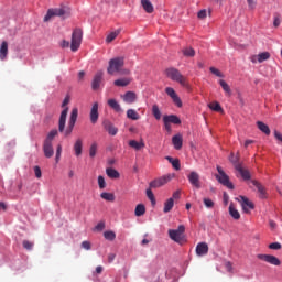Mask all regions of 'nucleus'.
Here are the masks:
<instances>
[{"label": "nucleus", "mask_w": 282, "mask_h": 282, "mask_svg": "<svg viewBox=\"0 0 282 282\" xmlns=\"http://www.w3.org/2000/svg\"><path fill=\"white\" fill-rule=\"evenodd\" d=\"M76 120H78V108H73L68 121V128L64 131L65 138H67V135H70V133L74 131Z\"/></svg>", "instance_id": "nucleus-6"}, {"label": "nucleus", "mask_w": 282, "mask_h": 282, "mask_svg": "<svg viewBox=\"0 0 282 282\" xmlns=\"http://www.w3.org/2000/svg\"><path fill=\"white\" fill-rule=\"evenodd\" d=\"M173 177H175V174H167V175L161 176L150 183V188H160L165 184H169V182H171Z\"/></svg>", "instance_id": "nucleus-7"}, {"label": "nucleus", "mask_w": 282, "mask_h": 282, "mask_svg": "<svg viewBox=\"0 0 282 282\" xmlns=\"http://www.w3.org/2000/svg\"><path fill=\"white\" fill-rule=\"evenodd\" d=\"M127 118L130 120H140V115L134 109H129L127 111Z\"/></svg>", "instance_id": "nucleus-38"}, {"label": "nucleus", "mask_w": 282, "mask_h": 282, "mask_svg": "<svg viewBox=\"0 0 282 282\" xmlns=\"http://www.w3.org/2000/svg\"><path fill=\"white\" fill-rule=\"evenodd\" d=\"M99 113H98V102H95L90 109V122L91 124H96L98 122Z\"/></svg>", "instance_id": "nucleus-19"}, {"label": "nucleus", "mask_w": 282, "mask_h": 282, "mask_svg": "<svg viewBox=\"0 0 282 282\" xmlns=\"http://www.w3.org/2000/svg\"><path fill=\"white\" fill-rule=\"evenodd\" d=\"M43 151H44L45 158H53L54 156V147L52 145L51 142L44 141Z\"/></svg>", "instance_id": "nucleus-18"}, {"label": "nucleus", "mask_w": 282, "mask_h": 282, "mask_svg": "<svg viewBox=\"0 0 282 282\" xmlns=\"http://www.w3.org/2000/svg\"><path fill=\"white\" fill-rule=\"evenodd\" d=\"M122 100L127 102V105H133L138 100V94L135 91H127L121 96Z\"/></svg>", "instance_id": "nucleus-15"}, {"label": "nucleus", "mask_w": 282, "mask_h": 282, "mask_svg": "<svg viewBox=\"0 0 282 282\" xmlns=\"http://www.w3.org/2000/svg\"><path fill=\"white\" fill-rule=\"evenodd\" d=\"M273 25L274 28H279L281 25V19L279 17L274 18Z\"/></svg>", "instance_id": "nucleus-62"}, {"label": "nucleus", "mask_w": 282, "mask_h": 282, "mask_svg": "<svg viewBox=\"0 0 282 282\" xmlns=\"http://www.w3.org/2000/svg\"><path fill=\"white\" fill-rule=\"evenodd\" d=\"M219 85H220V87H223V90L225 91V94L227 96H232V90L230 89V85H228V83H226V80L220 79Z\"/></svg>", "instance_id": "nucleus-32"}, {"label": "nucleus", "mask_w": 282, "mask_h": 282, "mask_svg": "<svg viewBox=\"0 0 282 282\" xmlns=\"http://www.w3.org/2000/svg\"><path fill=\"white\" fill-rule=\"evenodd\" d=\"M257 127L262 133H264V135H270V127H268V124L262 121H258Z\"/></svg>", "instance_id": "nucleus-31"}, {"label": "nucleus", "mask_w": 282, "mask_h": 282, "mask_svg": "<svg viewBox=\"0 0 282 282\" xmlns=\"http://www.w3.org/2000/svg\"><path fill=\"white\" fill-rule=\"evenodd\" d=\"M209 72H212L215 76H217L218 78H224V74L219 70V69H217V68H215V67H210L209 68Z\"/></svg>", "instance_id": "nucleus-52"}, {"label": "nucleus", "mask_w": 282, "mask_h": 282, "mask_svg": "<svg viewBox=\"0 0 282 282\" xmlns=\"http://www.w3.org/2000/svg\"><path fill=\"white\" fill-rule=\"evenodd\" d=\"M167 232L172 241L182 243V241H184V232H186V227H184V225H180L177 229H169Z\"/></svg>", "instance_id": "nucleus-4"}, {"label": "nucleus", "mask_w": 282, "mask_h": 282, "mask_svg": "<svg viewBox=\"0 0 282 282\" xmlns=\"http://www.w3.org/2000/svg\"><path fill=\"white\" fill-rule=\"evenodd\" d=\"M144 213H147V207H144V205H142V204L137 205V207L134 209L135 217H142V215H144Z\"/></svg>", "instance_id": "nucleus-35"}, {"label": "nucleus", "mask_w": 282, "mask_h": 282, "mask_svg": "<svg viewBox=\"0 0 282 282\" xmlns=\"http://www.w3.org/2000/svg\"><path fill=\"white\" fill-rule=\"evenodd\" d=\"M96 153H98V143H91L89 148V158H96Z\"/></svg>", "instance_id": "nucleus-44"}, {"label": "nucleus", "mask_w": 282, "mask_h": 282, "mask_svg": "<svg viewBox=\"0 0 282 282\" xmlns=\"http://www.w3.org/2000/svg\"><path fill=\"white\" fill-rule=\"evenodd\" d=\"M95 230H98L99 232H100L101 230H105V223H104V221L98 223V224L96 225V227H95Z\"/></svg>", "instance_id": "nucleus-60"}, {"label": "nucleus", "mask_w": 282, "mask_h": 282, "mask_svg": "<svg viewBox=\"0 0 282 282\" xmlns=\"http://www.w3.org/2000/svg\"><path fill=\"white\" fill-rule=\"evenodd\" d=\"M152 116H154L155 120H162V112L160 111V107H158V105L152 106Z\"/></svg>", "instance_id": "nucleus-40"}, {"label": "nucleus", "mask_w": 282, "mask_h": 282, "mask_svg": "<svg viewBox=\"0 0 282 282\" xmlns=\"http://www.w3.org/2000/svg\"><path fill=\"white\" fill-rule=\"evenodd\" d=\"M131 84V78H121V79H116L113 82V85H116V87H127V85Z\"/></svg>", "instance_id": "nucleus-30"}, {"label": "nucleus", "mask_w": 282, "mask_h": 282, "mask_svg": "<svg viewBox=\"0 0 282 282\" xmlns=\"http://www.w3.org/2000/svg\"><path fill=\"white\" fill-rule=\"evenodd\" d=\"M98 186L102 191L107 188V182H105V176H98Z\"/></svg>", "instance_id": "nucleus-50"}, {"label": "nucleus", "mask_w": 282, "mask_h": 282, "mask_svg": "<svg viewBox=\"0 0 282 282\" xmlns=\"http://www.w3.org/2000/svg\"><path fill=\"white\" fill-rule=\"evenodd\" d=\"M62 151H63V147L61 144H58L57 150H56V156H55L56 162H58V160H61Z\"/></svg>", "instance_id": "nucleus-56"}, {"label": "nucleus", "mask_w": 282, "mask_h": 282, "mask_svg": "<svg viewBox=\"0 0 282 282\" xmlns=\"http://www.w3.org/2000/svg\"><path fill=\"white\" fill-rule=\"evenodd\" d=\"M65 15V9H50L44 17V21L47 22L52 17H63Z\"/></svg>", "instance_id": "nucleus-13"}, {"label": "nucleus", "mask_w": 282, "mask_h": 282, "mask_svg": "<svg viewBox=\"0 0 282 282\" xmlns=\"http://www.w3.org/2000/svg\"><path fill=\"white\" fill-rule=\"evenodd\" d=\"M172 144H174V149H176V151H180V149H182V144H183V139L182 135L176 134L172 138Z\"/></svg>", "instance_id": "nucleus-24"}, {"label": "nucleus", "mask_w": 282, "mask_h": 282, "mask_svg": "<svg viewBox=\"0 0 282 282\" xmlns=\"http://www.w3.org/2000/svg\"><path fill=\"white\" fill-rule=\"evenodd\" d=\"M106 174L110 177V180H119L120 178V172H118L113 167L106 169Z\"/></svg>", "instance_id": "nucleus-26"}, {"label": "nucleus", "mask_w": 282, "mask_h": 282, "mask_svg": "<svg viewBox=\"0 0 282 282\" xmlns=\"http://www.w3.org/2000/svg\"><path fill=\"white\" fill-rule=\"evenodd\" d=\"M163 122H169L170 124H182V120L176 115L164 116Z\"/></svg>", "instance_id": "nucleus-20"}, {"label": "nucleus", "mask_w": 282, "mask_h": 282, "mask_svg": "<svg viewBox=\"0 0 282 282\" xmlns=\"http://www.w3.org/2000/svg\"><path fill=\"white\" fill-rule=\"evenodd\" d=\"M22 246L24 250H32V248H34V242L29 240H23Z\"/></svg>", "instance_id": "nucleus-49"}, {"label": "nucleus", "mask_w": 282, "mask_h": 282, "mask_svg": "<svg viewBox=\"0 0 282 282\" xmlns=\"http://www.w3.org/2000/svg\"><path fill=\"white\" fill-rule=\"evenodd\" d=\"M118 34H120V31H113L110 34L107 35L106 37V42L108 43H112V41H116V39L118 37Z\"/></svg>", "instance_id": "nucleus-46"}, {"label": "nucleus", "mask_w": 282, "mask_h": 282, "mask_svg": "<svg viewBox=\"0 0 282 282\" xmlns=\"http://www.w3.org/2000/svg\"><path fill=\"white\" fill-rule=\"evenodd\" d=\"M257 258L260 259V261L270 263V265H281V260H279L276 256L259 253Z\"/></svg>", "instance_id": "nucleus-8"}, {"label": "nucleus", "mask_w": 282, "mask_h": 282, "mask_svg": "<svg viewBox=\"0 0 282 282\" xmlns=\"http://www.w3.org/2000/svg\"><path fill=\"white\" fill-rule=\"evenodd\" d=\"M76 158L83 155V139H77L73 145Z\"/></svg>", "instance_id": "nucleus-21"}, {"label": "nucleus", "mask_w": 282, "mask_h": 282, "mask_svg": "<svg viewBox=\"0 0 282 282\" xmlns=\"http://www.w3.org/2000/svg\"><path fill=\"white\" fill-rule=\"evenodd\" d=\"M274 138H275V140H278L279 142H282V134H281V132H279L278 130H274Z\"/></svg>", "instance_id": "nucleus-61"}, {"label": "nucleus", "mask_w": 282, "mask_h": 282, "mask_svg": "<svg viewBox=\"0 0 282 282\" xmlns=\"http://www.w3.org/2000/svg\"><path fill=\"white\" fill-rule=\"evenodd\" d=\"M83 43V30L75 29L72 34L70 50L72 52H78Z\"/></svg>", "instance_id": "nucleus-5"}, {"label": "nucleus", "mask_w": 282, "mask_h": 282, "mask_svg": "<svg viewBox=\"0 0 282 282\" xmlns=\"http://www.w3.org/2000/svg\"><path fill=\"white\" fill-rule=\"evenodd\" d=\"M108 106L113 109V111L120 112L122 111V108L120 107V104L116 99H109Z\"/></svg>", "instance_id": "nucleus-33"}, {"label": "nucleus", "mask_w": 282, "mask_h": 282, "mask_svg": "<svg viewBox=\"0 0 282 282\" xmlns=\"http://www.w3.org/2000/svg\"><path fill=\"white\" fill-rule=\"evenodd\" d=\"M236 171L240 173L241 177L243 180H250V172L248 170H245L241 165H236Z\"/></svg>", "instance_id": "nucleus-29"}, {"label": "nucleus", "mask_w": 282, "mask_h": 282, "mask_svg": "<svg viewBox=\"0 0 282 282\" xmlns=\"http://www.w3.org/2000/svg\"><path fill=\"white\" fill-rule=\"evenodd\" d=\"M180 197H182V192L176 191V192L173 193L171 199H173V202H175V199H180Z\"/></svg>", "instance_id": "nucleus-58"}, {"label": "nucleus", "mask_w": 282, "mask_h": 282, "mask_svg": "<svg viewBox=\"0 0 282 282\" xmlns=\"http://www.w3.org/2000/svg\"><path fill=\"white\" fill-rule=\"evenodd\" d=\"M147 197L150 199L152 206H155V195H153V191L147 189Z\"/></svg>", "instance_id": "nucleus-48"}, {"label": "nucleus", "mask_w": 282, "mask_h": 282, "mask_svg": "<svg viewBox=\"0 0 282 282\" xmlns=\"http://www.w3.org/2000/svg\"><path fill=\"white\" fill-rule=\"evenodd\" d=\"M229 215H231L232 219H241V214H239V210L232 204L229 206Z\"/></svg>", "instance_id": "nucleus-36"}, {"label": "nucleus", "mask_w": 282, "mask_h": 282, "mask_svg": "<svg viewBox=\"0 0 282 282\" xmlns=\"http://www.w3.org/2000/svg\"><path fill=\"white\" fill-rule=\"evenodd\" d=\"M165 160H167V162H170V164H172L173 169H175V171H180L181 165H180V161L177 159H173L172 156H166Z\"/></svg>", "instance_id": "nucleus-37"}, {"label": "nucleus", "mask_w": 282, "mask_h": 282, "mask_svg": "<svg viewBox=\"0 0 282 282\" xmlns=\"http://www.w3.org/2000/svg\"><path fill=\"white\" fill-rule=\"evenodd\" d=\"M197 17H198V19H206V17H207L206 9L198 11Z\"/></svg>", "instance_id": "nucleus-59"}, {"label": "nucleus", "mask_w": 282, "mask_h": 282, "mask_svg": "<svg viewBox=\"0 0 282 282\" xmlns=\"http://www.w3.org/2000/svg\"><path fill=\"white\" fill-rule=\"evenodd\" d=\"M129 147H131V149H134L135 151H140L141 149H144L145 144L144 141H135V140H130L129 141Z\"/></svg>", "instance_id": "nucleus-28"}, {"label": "nucleus", "mask_w": 282, "mask_h": 282, "mask_svg": "<svg viewBox=\"0 0 282 282\" xmlns=\"http://www.w3.org/2000/svg\"><path fill=\"white\" fill-rule=\"evenodd\" d=\"M8 58V42L3 41L0 46V61Z\"/></svg>", "instance_id": "nucleus-23"}, {"label": "nucleus", "mask_w": 282, "mask_h": 282, "mask_svg": "<svg viewBox=\"0 0 282 282\" xmlns=\"http://www.w3.org/2000/svg\"><path fill=\"white\" fill-rule=\"evenodd\" d=\"M56 135H58V130H56V129L51 130V131L48 132L46 139L44 140V142H51V143H52V142L54 141V138H55Z\"/></svg>", "instance_id": "nucleus-42"}, {"label": "nucleus", "mask_w": 282, "mask_h": 282, "mask_svg": "<svg viewBox=\"0 0 282 282\" xmlns=\"http://www.w3.org/2000/svg\"><path fill=\"white\" fill-rule=\"evenodd\" d=\"M252 184L253 186H256V188H258L259 198L265 199L267 197L265 187H263V185H261V183H259L258 181H252Z\"/></svg>", "instance_id": "nucleus-22"}, {"label": "nucleus", "mask_w": 282, "mask_h": 282, "mask_svg": "<svg viewBox=\"0 0 282 282\" xmlns=\"http://www.w3.org/2000/svg\"><path fill=\"white\" fill-rule=\"evenodd\" d=\"M102 76H104L102 70H99L95 74L91 82V88L94 89V91L100 89V83H102Z\"/></svg>", "instance_id": "nucleus-14"}, {"label": "nucleus", "mask_w": 282, "mask_h": 282, "mask_svg": "<svg viewBox=\"0 0 282 282\" xmlns=\"http://www.w3.org/2000/svg\"><path fill=\"white\" fill-rule=\"evenodd\" d=\"M33 171H34L35 177H36L37 180H41V177H43V173L41 172V167H40L39 165H35V166L33 167Z\"/></svg>", "instance_id": "nucleus-51"}, {"label": "nucleus", "mask_w": 282, "mask_h": 282, "mask_svg": "<svg viewBox=\"0 0 282 282\" xmlns=\"http://www.w3.org/2000/svg\"><path fill=\"white\" fill-rule=\"evenodd\" d=\"M115 260H116V253H109L108 254V262L113 263Z\"/></svg>", "instance_id": "nucleus-63"}, {"label": "nucleus", "mask_w": 282, "mask_h": 282, "mask_svg": "<svg viewBox=\"0 0 282 282\" xmlns=\"http://www.w3.org/2000/svg\"><path fill=\"white\" fill-rule=\"evenodd\" d=\"M259 57V63H263L264 61H269L270 58V53L269 52H262L258 54Z\"/></svg>", "instance_id": "nucleus-47"}, {"label": "nucleus", "mask_w": 282, "mask_h": 282, "mask_svg": "<svg viewBox=\"0 0 282 282\" xmlns=\"http://www.w3.org/2000/svg\"><path fill=\"white\" fill-rule=\"evenodd\" d=\"M203 202L206 208H213L215 206V203L210 198H204Z\"/></svg>", "instance_id": "nucleus-53"}, {"label": "nucleus", "mask_w": 282, "mask_h": 282, "mask_svg": "<svg viewBox=\"0 0 282 282\" xmlns=\"http://www.w3.org/2000/svg\"><path fill=\"white\" fill-rule=\"evenodd\" d=\"M218 174L215 175L217 182L221 184L223 186H226V188H229V191H235V185L230 182V177L226 172H224V169L221 166H217Z\"/></svg>", "instance_id": "nucleus-3"}, {"label": "nucleus", "mask_w": 282, "mask_h": 282, "mask_svg": "<svg viewBox=\"0 0 282 282\" xmlns=\"http://www.w3.org/2000/svg\"><path fill=\"white\" fill-rule=\"evenodd\" d=\"M104 237L105 239H107V241H115L116 240V232L108 230L104 232Z\"/></svg>", "instance_id": "nucleus-45"}, {"label": "nucleus", "mask_w": 282, "mask_h": 282, "mask_svg": "<svg viewBox=\"0 0 282 282\" xmlns=\"http://www.w3.org/2000/svg\"><path fill=\"white\" fill-rule=\"evenodd\" d=\"M141 4L143 10L148 12V14H153V3H151V0H141Z\"/></svg>", "instance_id": "nucleus-25"}, {"label": "nucleus", "mask_w": 282, "mask_h": 282, "mask_svg": "<svg viewBox=\"0 0 282 282\" xmlns=\"http://www.w3.org/2000/svg\"><path fill=\"white\" fill-rule=\"evenodd\" d=\"M173 206H175V202L173 200V198H169L164 203L163 213H171V210H173Z\"/></svg>", "instance_id": "nucleus-34"}, {"label": "nucleus", "mask_w": 282, "mask_h": 282, "mask_svg": "<svg viewBox=\"0 0 282 282\" xmlns=\"http://www.w3.org/2000/svg\"><path fill=\"white\" fill-rule=\"evenodd\" d=\"M270 250H281V243L272 242L269 245Z\"/></svg>", "instance_id": "nucleus-54"}, {"label": "nucleus", "mask_w": 282, "mask_h": 282, "mask_svg": "<svg viewBox=\"0 0 282 282\" xmlns=\"http://www.w3.org/2000/svg\"><path fill=\"white\" fill-rule=\"evenodd\" d=\"M196 254L197 257H206V254H208V243L199 242L196 246Z\"/></svg>", "instance_id": "nucleus-17"}, {"label": "nucleus", "mask_w": 282, "mask_h": 282, "mask_svg": "<svg viewBox=\"0 0 282 282\" xmlns=\"http://www.w3.org/2000/svg\"><path fill=\"white\" fill-rule=\"evenodd\" d=\"M250 61L251 63H259V55H252Z\"/></svg>", "instance_id": "nucleus-64"}, {"label": "nucleus", "mask_w": 282, "mask_h": 282, "mask_svg": "<svg viewBox=\"0 0 282 282\" xmlns=\"http://www.w3.org/2000/svg\"><path fill=\"white\" fill-rule=\"evenodd\" d=\"M165 94H167V96H170V98H172V100H173L174 105H176V107H182V99H180V96H177V93H175L174 88L166 87Z\"/></svg>", "instance_id": "nucleus-10"}, {"label": "nucleus", "mask_w": 282, "mask_h": 282, "mask_svg": "<svg viewBox=\"0 0 282 282\" xmlns=\"http://www.w3.org/2000/svg\"><path fill=\"white\" fill-rule=\"evenodd\" d=\"M240 197V204L242 207L243 213H250V210H254V203L250 202L248 197L246 196H239Z\"/></svg>", "instance_id": "nucleus-11"}, {"label": "nucleus", "mask_w": 282, "mask_h": 282, "mask_svg": "<svg viewBox=\"0 0 282 282\" xmlns=\"http://www.w3.org/2000/svg\"><path fill=\"white\" fill-rule=\"evenodd\" d=\"M187 180L189 182V184L194 187L197 188V191H199V188H202V181H199V173L197 172H191L187 175Z\"/></svg>", "instance_id": "nucleus-9"}, {"label": "nucleus", "mask_w": 282, "mask_h": 282, "mask_svg": "<svg viewBox=\"0 0 282 282\" xmlns=\"http://www.w3.org/2000/svg\"><path fill=\"white\" fill-rule=\"evenodd\" d=\"M124 67V57H115L109 61V65L107 68V73L110 74V76H113V74H126L129 75L131 72L129 69H123Z\"/></svg>", "instance_id": "nucleus-1"}, {"label": "nucleus", "mask_w": 282, "mask_h": 282, "mask_svg": "<svg viewBox=\"0 0 282 282\" xmlns=\"http://www.w3.org/2000/svg\"><path fill=\"white\" fill-rule=\"evenodd\" d=\"M102 127L109 133V135H118V128H116L111 121L104 120Z\"/></svg>", "instance_id": "nucleus-16"}, {"label": "nucleus", "mask_w": 282, "mask_h": 282, "mask_svg": "<svg viewBox=\"0 0 282 282\" xmlns=\"http://www.w3.org/2000/svg\"><path fill=\"white\" fill-rule=\"evenodd\" d=\"M249 10H254L257 8V0H247Z\"/></svg>", "instance_id": "nucleus-55"}, {"label": "nucleus", "mask_w": 282, "mask_h": 282, "mask_svg": "<svg viewBox=\"0 0 282 282\" xmlns=\"http://www.w3.org/2000/svg\"><path fill=\"white\" fill-rule=\"evenodd\" d=\"M82 248H84V250H91V242L83 241L82 242Z\"/></svg>", "instance_id": "nucleus-57"}, {"label": "nucleus", "mask_w": 282, "mask_h": 282, "mask_svg": "<svg viewBox=\"0 0 282 282\" xmlns=\"http://www.w3.org/2000/svg\"><path fill=\"white\" fill-rule=\"evenodd\" d=\"M208 107L209 109H212V111H217V112L224 111V108H221V105H219V102L217 101L210 102Z\"/></svg>", "instance_id": "nucleus-43"}, {"label": "nucleus", "mask_w": 282, "mask_h": 282, "mask_svg": "<svg viewBox=\"0 0 282 282\" xmlns=\"http://www.w3.org/2000/svg\"><path fill=\"white\" fill-rule=\"evenodd\" d=\"M181 52H182L183 56H185L186 58L195 57V48H193L191 46H186V47L182 48Z\"/></svg>", "instance_id": "nucleus-27"}, {"label": "nucleus", "mask_w": 282, "mask_h": 282, "mask_svg": "<svg viewBox=\"0 0 282 282\" xmlns=\"http://www.w3.org/2000/svg\"><path fill=\"white\" fill-rule=\"evenodd\" d=\"M165 75L170 80H173L174 83H178L182 87H188V79L182 73L180 69L175 67H170L165 70Z\"/></svg>", "instance_id": "nucleus-2"}, {"label": "nucleus", "mask_w": 282, "mask_h": 282, "mask_svg": "<svg viewBox=\"0 0 282 282\" xmlns=\"http://www.w3.org/2000/svg\"><path fill=\"white\" fill-rule=\"evenodd\" d=\"M69 111V108L66 107L59 116V121H58V131L59 133H63L65 131V124L67 122V113Z\"/></svg>", "instance_id": "nucleus-12"}, {"label": "nucleus", "mask_w": 282, "mask_h": 282, "mask_svg": "<svg viewBox=\"0 0 282 282\" xmlns=\"http://www.w3.org/2000/svg\"><path fill=\"white\" fill-rule=\"evenodd\" d=\"M100 197L106 202H116V195H113L112 193L104 192L100 194Z\"/></svg>", "instance_id": "nucleus-39"}, {"label": "nucleus", "mask_w": 282, "mask_h": 282, "mask_svg": "<svg viewBox=\"0 0 282 282\" xmlns=\"http://www.w3.org/2000/svg\"><path fill=\"white\" fill-rule=\"evenodd\" d=\"M229 161L234 164L235 169H237V165L241 166V163H239V153L235 154L231 152Z\"/></svg>", "instance_id": "nucleus-41"}]
</instances>
